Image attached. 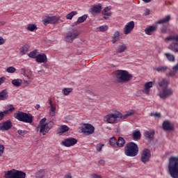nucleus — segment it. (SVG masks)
Segmentation results:
<instances>
[{"label": "nucleus", "instance_id": "obj_1", "mask_svg": "<svg viewBox=\"0 0 178 178\" xmlns=\"http://www.w3.org/2000/svg\"><path fill=\"white\" fill-rule=\"evenodd\" d=\"M134 113H136V110H130L124 115L120 112L109 113L104 117V121L109 123L110 124H114L115 123H119V122H120V119L122 120L127 119V118L134 115Z\"/></svg>", "mask_w": 178, "mask_h": 178}, {"label": "nucleus", "instance_id": "obj_2", "mask_svg": "<svg viewBox=\"0 0 178 178\" xmlns=\"http://www.w3.org/2000/svg\"><path fill=\"white\" fill-rule=\"evenodd\" d=\"M169 79H162L159 83V97L162 99H169V97L173 95V90L168 88L170 83Z\"/></svg>", "mask_w": 178, "mask_h": 178}, {"label": "nucleus", "instance_id": "obj_3", "mask_svg": "<svg viewBox=\"0 0 178 178\" xmlns=\"http://www.w3.org/2000/svg\"><path fill=\"white\" fill-rule=\"evenodd\" d=\"M168 173L172 178H178V157L171 156L168 161Z\"/></svg>", "mask_w": 178, "mask_h": 178}, {"label": "nucleus", "instance_id": "obj_4", "mask_svg": "<svg viewBox=\"0 0 178 178\" xmlns=\"http://www.w3.org/2000/svg\"><path fill=\"white\" fill-rule=\"evenodd\" d=\"M138 145L134 142H129L124 147V155L131 158H134L138 155Z\"/></svg>", "mask_w": 178, "mask_h": 178}, {"label": "nucleus", "instance_id": "obj_5", "mask_svg": "<svg viewBox=\"0 0 178 178\" xmlns=\"http://www.w3.org/2000/svg\"><path fill=\"white\" fill-rule=\"evenodd\" d=\"M15 119L23 123H33V115L23 111H18L14 113Z\"/></svg>", "mask_w": 178, "mask_h": 178}, {"label": "nucleus", "instance_id": "obj_6", "mask_svg": "<svg viewBox=\"0 0 178 178\" xmlns=\"http://www.w3.org/2000/svg\"><path fill=\"white\" fill-rule=\"evenodd\" d=\"M115 76L120 83H127L133 79V75L129 74V72L126 70H118L115 72Z\"/></svg>", "mask_w": 178, "mask_h": 178}, {"label": "nucleus", "instance_id": "obj_7", "mask_svg": "<svg viewBox=\"0 0 178 178\" xmlns=\"http://www.w3.org/2000/svg\"><path fill=\"white\" fill-rule=\"evenodd\" d=\"M165 42L175 41L168 46V49L175 53H178V35L168 36L165 39Z\"/></svg>", "mask_w": 178, "mask_h": 178}, {"label": "nucleus", "instance_id": "obj_8", "mask_svg": "<svg viewBox=\"0 0 178 178\" xmlns=\"http://www.w3.org/2000/svg\"><path fill=\"white\" fill-rule=\"evenodd\" d=\"M5 178H26V172L19 170H9L5 175Z\"/></svg>", "mask_w": 178, "mask_h": 178}, {"label": "nucleus", "instance_id": "obj_9", "mask_svg": "<svg viewBox=\"0 0 178 178\" xmlns=\"http://www.w3.org/2000/svg\"><path fill=\"white\" fill-rule=\"evenodd\" d=\"M54 126H55V123H54L53 121H49L44 125L38 126L37 129L40 130V133H41L42 136H46L47 134L49 133V130H51Z\"/></svg>", "mask_w": 178, "mask_h": 178}, {"label": "nucleus", "instance_id": "obj_10", "mask_svg": "<svg viewBox=\"0 0 178 178\" xmlns=\"http://www.w3.org/2000/svg\"><path fill=\"white\" fill-rule=\"evenodd\" d=\"M81 131L83 134H86V136H90L91 134H94L95 127L91 124H83Z\"/></svg>", "mask_w": 178, "mask_h": 178}, {"label": "nucleus", "instance_id": "obj_11", "mask_svg": "<svg viewBox=\"0 0 178 178\" xmlns=\"http://www.w3.org/2000/svg\"><path fill=\"white\" fill-rule=\"evenodd\" d=\"M151 159V151L148 149H145L143 150L140 155V161L143 163H147V162Z\"/></svg>", "mask_w": 178, "mask_h": 178}, {"label": "nucleus", "instance_id": "obj_12", "mask_svg": "<svg viewBox=\"0 0 178 178\" xmlns=\"http://www.w3.org/2000/svg\"><path fill=\"white\" fill-rule=\"evenodd\" d=\"M77 139L72 137H69L67 138H65L61 142V145H63L64 147H73V145H76L77 144Z\"/></svg>", "mask_w": 178, "mask_h": 178}, {"label": "nucleus", "instance_id": "obj_13", "mask_svg": "<svg viewBox=\"0 0 178 178\" xmlns=\"http://www.w3.org/2000/svg\"><path fill=\"white\" fill-rule=\"evenodd\" d=\"M77 37H79V32L74 31H69L65 38V41L66 42H73V40H76Z\"/></svg>", "mask_w": 178, "mask_h": 178}, {"label": "nucleus", "instance_id": "obj_14", "mask_svg": "<svg viewBox=\"0 0 178 178\" xmlns=\"http://www.w3.org/2000/svg\"><path fill=\"white\" fill-rule=\"evenodd\" d=\"M134 21H131L126 24V25L124 27V34L127 35V34H130V33L132 32L133 30H134Z\"/></svg>", "mask_w": 178, "mask_h": 178}, {"label": "nucleus", "instance_id": "obj_15", "mask_svg": "<svg viewBox=\"0 0 178 178\" xmlns=\"http://www.w3.org/2000/svg\"><path fill=\"white\" fill-rule=\"evenodd\" d=\"M13 126L12 121L6 120L3 122L2 124H0V130H1V131H8V130L12 129Z\"/></svg>", "mask_w": 178, "mask_h": 178}, {"label": "nucleus", "instance_id": "obj_16", "mask_svg": "<svg viewBox=\"0 0 178 178\" xmlns=\"http://www.w3.org/2000/svg\"><path fill=\"white\" fill-rule=\"evenodd\" d=\"M44 24L47 26V24H55L58 22V18L56 16L52 17H44Z\"/></svg>", "mask_w": 178, "mask_h": 178}, {"label": "nucleus", "instance_id": "obj_17", "mask_svg": "<svg viewBox=\"0 0 178 178\" xmlns=\"http://www.w3.org/2000/svg\"><path fill=\"white\" fill-rule=\"evenodd\" d=\"M35 61L38 63H47V62H48V58L47 57V54L44 53L38 54Z\"/></svg>", "mask_w": 178, "mask_h": 178}, {"label": "nucleus", "instance_id": "obj_18", "mask_svg": "<svg viewBox=\"0 0 178 178\" xmlns=\"http://www.w3.org/2000/svg\"><path fill=\"white\" fill-rule=\"evenodd\" d=\"M102 10V6L101 4L95 5L90 9V12L92 15H98V13H101Z\"/></svg>", "mask_w": 178, "mask_h": 178}, {"label": "nucleus", "instance_id": "obj_19", "mask_svg": "<svg viewBox=\"0 0 178 178\" xmlns=\"http://www.w3.org/2000/svg\"><path fill=\"white\" fill-rule=\"evenodd\" d=\"M153 86L154 83H152V81L147 82L146 83H145L144 89L142 90L143 94H146V95H149L151 88H152Z\"/></svg>", "mask_w": 178, "mask_h": 178}, {"label": "nucleus", "instance_id": "obj_20", "mask_svg": "<svg viewBox=\"0 0 178 178\" xmlns=\"http://www.w3.org/2000/svg\"><path fill=\"white\" fill-rule=\"evenodd\" d=\"M144 136L148 141H152L154 136H155V131L152 130L145 131Z\"/></svg>", "mask_w": 178, "mask_h": 178}, {"label": "nucleus", "instance_id": "obj_21", "mask_svg": "<svg viewBox=\"0 0 178 178\" xmlns=\"http://www.w3.org/2000/svg\"><path fill=\"white\" fill-rule=\"evenodd\" d=\"M163 129L164 131H170L175 130V127H173L172 123H170V122L169 121H165L163 123Z\"/></svg>", "mask_w": 178, "mask_h": 178}, {"label": "nucleus", "instance_id": "obj_22", "mask_svg": "<svg viewBox=\"0 0 178 178\" xmlns=\"http://www.w3.org/2000/svg\"><path fill=\"white\" fill-rule=\"evenodd\" d=\"M155 31H156V26H149L145 29L147 35H152Z\"/></svg>", "mask_w": 178, "mask_h": 178}, {"label": "nucleus", "instance_id": "obj_23", "mask_svg": "<svg viewBox=\"0 0 178 178\" xmlns=\"http://www.w3.org/2000/svg\"><path fill=\"white\" fill-rule=\"evenodd\" d=\"M132 138L134 141H138V140H141V132L140 130H134L132 133Z\"/></svg>", "mask_w": 178, "mask_h": 178}, {"label": "nucleus", "instance_id": "obj_24", "mask_svg": "<svg viewBox=\"0 0 178 178\" xmlns=\"http://www.w3.org/2000/svg\"><path fill=\"white\" fill-rule=\"evenodd\" d=\"M126 144V140L123 137H119L117 140V148H123Z\"/></svg>", "mask_w": 178, "mask_h": 178}, {"label": "nucleus", "instance_id": "obj_25", "mask_svg": "<svg viewBox=\"0 0 178 178\" xmlns=\"http://www.w3.org/2000/svg\"><path fill=\"white\" fill-rule=\"evenodd\" d=\"M126 49H127V46H126V44H119L116 49V54H122V52H124Z\"/></svg>", "mask_w": 178, "mask_h": 178}, {"label": "nucleus", "instance_id": "obj_26", "mask_svg": "<svg viewBox=\"0 0 178 178\" xmlns=\"http://www.w3.org/2000/svg\"><path fill=\"white\" fill-rule=\"evenodd\" d=\"M87 17H88V15L86 14L81 17H78L77 20L74 22V24L77 26V24H81V23H84V22L87 20Z\"/></svg>", "mask_w": 178, "mask_h": 178}, {"label": "nucleus", "instance_id": "obj_27", "mask_svg": "<svg viewBox=\"0 0 178 178\" xmlns=\"http://www.w3.org/2000/svg\"><path fill=\"white\" fill-rule=\"evenodd\" d=\"M9 98V95H8V91L6 90H3L0 92V101H6Z\"/></svg>", "mask_w": 178, "mask_h": 178}, {"label": "nucleus", "instance_id": "obj_28", "mask_svg": "<svg viewBox=\"0 0 178 178\" xmlns=\"http://www.w3.org/2000/svg\"><path fill=\"white\" fill-rule=\"evenodd\" d=\"M7 110L4 111H1V113H3V118H5V115H9V113H12V112H13V111H15V107H13V105L10 104L9 106H8Z\"/></svg>", "mask_w": 178, "mask_h": 178}, {"label": "nucleus", "instance_id": "obj_29", "mask_svg": "<svg viewBox=\"0 0 178 178\" xmlns=\"http://www.w3.org/2000/svg\"><path fill=\"white\" fill-rule=\"evenodd\" d=\"M111 9H112L111 6L105 7L102 12V15H104V16H112V12L110 11Z\"/></svg>", "mask_w": 178, "mask_h": 178}, {"label": "nucleus", "instance_id": "obj_30", "mask_svg": "<svg viewBox=\"0 0 178 178\" xmlns=\"http://www.w3.org/2000/svg\"><path fill=\"white\" fill-rule=\"evenodd\" d=\"M45 177V170H39L38 172H35V178H44Z\"/></svg>", "mask_w": 178, "mask_h": 178}, {"label": "nucleus", "instance_id": "obj_31", "mask_svg": "<svg viewBox=\"0 0 178 178\" xmlns=\"http://www.w3.org/2000/svg\"><path fill=\"white\" fill-rule=\"evenodd\" d=\"M170 21V15H166L164 18L159 19L157 24H162L169 22Z\"/></svg>", "mask_w": 178, "mask_h": 178}, {"label": "nucleus", "instance_id": "obj_32", "mask_svg": "<svg viewBox=\"0 0 178 178\" xmlns=\"http://www.w3.org/2000/svg\"><path fill=\"white\" fill-rule=\"evenodd\" d=\"M69 130H70L69 127L66 125H62L58 129L59 131L58 132V134H63V133H66V131H69Z\"/></svg>", "mask_w": 178, "mask_h": 178}, {"label": "nucleus", "instance_id": "obj_33", "mask_svg": "<svg viewBox=\"0 0 178 178\" xmlns=\"http://www.w3.org/2000/svg\"><path fill=\"white\" fill-rule=\"evenodd\" d=\"M119 38H120V33L119 31H116L115 33H114L113 36V40H112V42L113 44H116V42H118L119 40Z\"/></svg>", "mask_w": 178, "mask_h": 178}, {"label": "nucleus", "instance_id": "obj_34", "mask_svg": "<svg viewBox=\"0 0 178 178\" xmlns=\"http://www.w3.org/2000/svg\"><path fill=\"white\" fill-rule=\"evenodd\" d=\"M29 49H30V46L29 44H25L19 49V51L23 55H26V52H29Z\"/></svg>", "mask_w": 178, "mask_h": 178}, {"label": "nucleus", "instance_id": "obj_35", "mask_svg": "<svg viewBox=\"0 0 178 178\" xmlns=\"http://www.w3.org/2000/svg\"><path fill=\"white\" fill-rule=\"evenodd\" d=\"M22 83H23V81H22V79H13L12 81V84L15 87H20L22 86Z\"/></svg>", "mask_w": 178, "mask_h": 178}, {"label": "nucleus", "instance_id": "obj_36", "mask_svg": "<svg viewBox=\"0 0 178 178\" xmlns=\"http://www.w3.org/2000/svg\"><path fill=\"white\" fill-rule=\"evenodd\" d=\"M109 144L110 145H111V147H115V148H118V140H116V138L115 136L109 139Z\"/></svg>", "mask_w": 178, "mask_h": 178}, {"label": "nucleus", "instance_id": "obj_37", "mask_svg": "<svg viewBox=\"0 0 178 178\" xmlns=\"http://www.w3.org/2000/svg\"><path fill=\"white\" fill-rule=\"evenodd\" d=\"M169 69L166 65H160L156 67V71L161 73H165Z\"/></svg>", "mask_w": 178, "mask_h": 178}, {"label": "nucleus", "instance_id": "obj_38", "mask_svg": "<svg viewBox=\"0 0 178 178\" xmlns=\"http://www.w3.org/2000/svg\"><path fill=\"white\" fill-rule=\"evenodd\" d=\"M77 15V11H72L66 15L67 20H72Z\"/></svg>", "mask_w": 178, "mask_h": 178}, {"label": "nucleus", "instance_id": "obj_39", "mask_svg": "<svg viewBox=\"0 0 178 178\" xmlns=\"http://www.w3.org/2000/svg\"><path fill=\"white\" fill-rule=\"evenodd\" d=\"M72 91L73 88H65L63 89L62 92L64 95H69Z\"/></svg>", "mask_w": 178, "mask_h": 178}, {"label": "nucleus", "instance_id": "obj_40", "mask_svg": "<svg viewBox=\"0 0 178 178\" xmlns=\"http://www.w3.org/2000/svg\"><path fill=\"white\" fill-rule=\"evenodd\" d=\"M56 113V106L54 105L50 106V110H49V115L50 116H55Z\"/></svg>", "mask_w": 178, "mask_h": 178}, {"label": "nucleus", "instance_id": "obj_41", "mask_svg": "<svg viewBox=\"0 0 178 178\" xmlns=\"http://www.w3.org/2000/svg\"><path fill=\"white\" fill-rule=\"evenodd\" d=\"M38 50L37 49H35L32 51H31L29 54V58H32L33 59H37V52H38Z\"/></svg>", "mask_w": 178, "mask_h": 178}, {"label": "nucleus", "instance_id": "obj_42", "mask_svg": "<svg viewBox=\"0 0 178 178\" xmlns=\"http://www.w3.org/2000/svg\"><path fill=\"white\" fill-rule=\"evenodd\" d=\"M26 30L28 31H34V30H37V25L33 24H28Z\"/></svg>", "mask_w": 178, "mask_h": 178}, {"label": "nucleus", "instance_id": "obj_43", "mask_svg": "<svg viewBox=\"0 0 178 178\" xmlns=\"http://www.w3.org/2000/svg\"><path fill=\"white\" fill-rule=\"evenodd\" d=\"M108 25H102V26H100L99 28H98V30L99 31H100L101 33H104L106 31H108Z\"/></svg>", "mask_w": 178, "mask_h": 178}, {"label": "nucleus", "instance_id": "obj_44", "mask_svg": "<svg viewBox=\"0 0 178 178\" xmlns=\"http://www.w3.org/2000/svg\"><path fill=\"white\" fill-rule=\"evenodd\" d=\"M165 56L170 62L175 61V56H173V54H170V53H166Z\"/></svg>", "mask_w": 178, "mask_h": 178}, {"label": "nucleus", "instance_id": "obj_45", "mask_svg": "<svg viewBox=\"0 0 178 178\" xmlns=\"http://www.w3.org/2000/svg\"><path fill=\"white\" fill-rule=\"evenodd\" d=\"M176 73H177V70H175V66H174V67H172V70L171 71H170V72L168 74H167V76H173L176 75Z\"/></svg>", "mask_w": 178, "mask_h": 178}, {"label": "nucleus", "instance_id": "obj_46", "mask_svg": "<svg viewBox=\"0 0 178 178\" xmlns=\"http://www.w3.org/2000/svg\"><path fill=\"white\" fill-rule=\"evenodd\" d=\"M105 145L102 144V143H99V144H97L96 145V150L98 152H101V151H102V148Z\"/></svg>", "mask_w": 178, "mask_h": 178}, {"label": "nucleus", "instance_id": "obj_47", "mask_svg": "<svg viewBox=\"0 0 178 178\" xmlns=\"http://www.w3.org/2000/svg\"><path fill=\"white\" fill-rule=\"evenodd\" d=\"M7 73H15L16 72V68L14 67H9L6 68Z\"/></svg>", "mask_w": 178, "mask_h": 178}, {"label": "nucleus", "instance_id": "obj_48", "mask_svg": "<svg viewBox=\"0 0 178 178\" xmlns=\"http://www.w3.org/2000/svg\"><path fill=\"white\" fill-rule=\"evenodd\" d=\"M17 133H18V134H19V136H26V134H27L29 133V131H27L26 130L19 129V130H17Z\"/></svg>", "mask_w": 178, "mask_h": 178}, {"label": "nucleus", "instance_id": "obj_49", "mask_svg": "<svg viewBox=\"0 0 178 178\" xmlns=\"http://www.w3.org/2000/svg\"><path fill=\"white\" fill-rule=\"evenodd\" d=\"M5 151V146L0 143V156H2Z\"/></svg>", "mask_w": 178, "mask_h": 178}, {"label": "nucleus", "instance_id": "obj_50", "mask_svg": "<svg viewBox=\"0 0 178 178\" xmlns=\"http://www.w3.org/2000/svg\"><path fill=\"white\" fill-rule=\"evenodd\" d=\"M168 26L164 25V26L161 28V33H168Z\"/></svg>", "mask_w": 178, "mask_h": 178}, {"label": "nucleus", "instance_id": "obj_51", "mask_svg": "<svg viewBox=\"0 0 178 178\" xmlns=\"http://www.w3.org/2000/svg\"><path fill=\"white\" fill-rule=\"evenodd\" d=\"M45 122H47V118H43L42 120H40L39 124L38 126H42L44 124H45Z\"/></svg>", "mask_w": 178, "mask_h": 178}, {"label": "nucleus", "instance_id": "obj_52", "mask_svg": "<svg viewBox=\"0 0 178 178\" xmlns=\"http://www.w3.org/2000/svg\"><path fill=\"white\" fill-rule=\"evenodd\" d=\"M30 83H31V81H24V86L25 87H27V86H29V84H30Z\"/></svg>", "mask_w": 178, "mask_h": 178}, {"label": "nucleus", "instance_id": "obj_53", "mask_svg": "<svg viewBox=\"0 0 178 178\" xmlns=\"http://www.w3.org/2000/svg\"><path fill=\"white\" fill-rule=\"evenodd\" d=\"M3 44H5V39H3L2 37H0V45H3Z\"/></svg>", "mask_w": 178, "mask_h": 178}, {"label": "nucleus", "instance_id": "obj_54", "mask_svg": "<svg viewBox=\"0 0 178 178\" xmlns=\"http://www.w3.org/2000/svg\"><path fill=\"white\" fill-rule=\"evenodd\" d=\"M149 15V10L147 9L143 13V16H148Z\"/></svg>", "mask_w": 178, "mask_h": 178}, {"label": "nucleus", "instance_id": "obj_55", "mask_svg": "<svg viewBox=\"0 0 178 178\" xmlns=\"http://www.w3.org/2000/svg\"><path fill=\"white\" fill-rule=\"evenodd\" d=\"M5 80H6V78H5V77L0 78V86H1V84H3V81H5Z\"/></svg>", "mask_w": 178, "mask_h": 178}, {"label": "nucleus", "instance_id": "obj_56", "mask_svg": "<svg viewBox=\"0 0 178 178\" xmlns=\"http://www.w3.org/2000/svg\"><path fill=\"white\" fill-rule=\"evenodd\" d=\"M47 102H48V104H49L50 106H54V104H52V100H51V98L48 99Z\"/></svg>", "mask_w": 178, "mask_h": 178}, {"label": "nucleus", "instance_id": "obj_57", "mask_svg": "<svg viewBox=\"0 0 178 178\" xmlns=\"http://www.w3.org/2000/svg\"><path fill=\"white\" fill-rule=\"evenodd\" d=\"M92 178H102V177H101V176H99V175H98L97 174H94L92 175Z\"/></svg>", "mask_w": 178, "mask_h": 178}, {"label": "nucleus", "instance_id": "obj_58", "mask_svg": "<svg viewBox=\"0 0 178 178\" xmlns=\"http://www.w3.org/2000/svg\"><path fill=\"white\" fill-rule=\"evenodd\" d=\"M99 165H102V166H104V165H105V161L104 160H100L99 161Z\"/></svg>", "mask_w": 178, "mask_h": 178}, {"label": "nucleus", "instance_id": "obj_59", "mask_svg": "<svg viewBox=\"0 0 178 178\" xmlns=\"http://www.w3.org/2000/svg\"><path fill=\"white\" fill-rule=\"evenodd\" d=\"M64 178H72V174L71 173H68L67 174Z\"/></svg>", "mask_w": 178, "mask_h": 178}, {"label": "nucleus", "instance_id": "obj_60", "mask_svg": "<svg viewBox=\"0 0 178 178\" xmlns=\"http://www.w3.org/2000/svg\"><path fill=\"white\" fill-rule=\"evenodd\" d=\"M3 113L0 112V120H2V119H3Z\"/></svg>", "mask_w": 178, "mask_h": 178}, {"label": "nucleus", "instance_id": "obj_61", "mask_svg": "<svg viewBox=\"0 0 178 178\" xmlns=\"http://www.w3.org/2000/svg\"><path fill=\"white\" fill-rule=\"evenodd\" d=\"M152 0H143V2H145V3H149V2H151Z\"/></svg>", "mask_w": 178, "mask_h": 178}, {"label": "nucleus", "instance_id": "obj_62", "mask_svg": "<svg viewBox=\"0 0 178 178\" xmlns=\"http://www.w3.org/2000/svg\"><path fill=\"white\" fill-rule=\"evenodd\" d=\"M5 22L4 21H0V26H3L5 24Z\"/></svg>", "mask_w": 178, "mask_h": 178}, {"label": "nucleus", "instance_id": "obj_63", "mask_svg": "<svg viewBox=\"0 0 178 178\" xmlns=\"http://www.w3.org/2000/svg\"><path fill=\"white\" fill-rule=\"evenodd\" d=\"M175 66V69L177 70V71L178 72V63Z\"/></svg>", "mask_w": 178, "mask_h": 178}, {"label": "nucleus", "instance_id": "obj_64", "mask_svg": "<svg viewBox=\"0 0 178 178\" xmlns=\"http://www.w3.org/2000/svg\"><path fill=\"white\" fill-rule=\"evenodd\" d=\"M156 118H161V113H156Z\"/></svg>", "mask_w": 178, "mask_h": 178}]
</instances>
